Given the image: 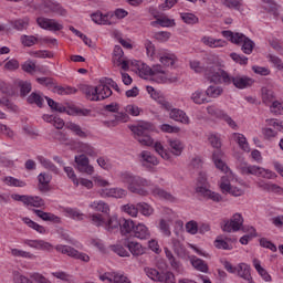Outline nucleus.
Returning a JSON list of instances; mask_svg holds the SVG:
<instances>
[{
  "label": "nucleus",
  "instance_id": "obj_1",
  "mask_svg": "<svg viewBox=\"0 0 283 283\" xmlns=\"http://www.w3.org/2000/svg\"><path fill=\"white\" fill-rule=\"evenodd\" d=\"M118 176L122 182L127 185V189L132 193H138V196H149V192L145 189V187H149V180L145 179V177L134 175L129 171H122Z\"/></svg>",
  "mask_w": 283,
  "mask_h": 283
},
{
  "label": "nucleus",
  "instance_id": "obj_2",
  "mask_svg": "<svg viewBox=\"0 0 283 283\" xmlns=\"http://www.w3.org/2000/svg\"><path fill=\"white\" fill-rule=\"evenodd\" d=\"M212 81L216 84L224 83V85H231L232 83L238 90H247L255 83L253 78L247 75L231 76L224 70L219 71L217 75H212Z\"/></svg>",
  "mask_w": 283,
  "mask_h": 283
},
{
  "label": "nucleus",
  "instance_id": "obj_3",
  "mask_svg": "<svg viewBox=\"0 0 283 283\" xmlns=\"http://www.w3.org/2000/svg\"><path fill=\"white\" fill-rule=\"evenodd\" d=\"M130 130L139 144L145 147H151V145H154V138L149 135L151 133V124L143 123L137 126H132Z\"/></svg>",
  "mask_w": 283,
  "mask_h": 283
},
{
  "label": "nucleus",
  "instance_id": "obj_4",
  "mask_svg": "<svg viewBox=\"0 0 283 283\" xmlns=\"http://www.w3.org/2000/svg\"><path fill=\"white\" fill-rule=\"evenodd\" d=\"M197 193L207 198L208 200H213V202H222V196L218 192H213L209 189V184L207 182V176L199 174L197 179Z\"/></svg>",
  "mask_w": 283,
  "mask_h": 283
},
{
  "label": "nucleus",
  "instance_id": "obj_5",
  "mask_svg": "<svg viewBox=\"0 0 283 283\" xmlns=\"http://www.w3.org/2000/svg\"><path fill=\"white\" fill-rule=\"evenodd\" d=\"M190 67L196 72L197 74L205 73V77L210 81V83H213V76H217V74L222 71V69H219L218 66H214L212 64H206L198 60L190 61Z\"/></svg>",
  "mask_w": 283,
  "mask_h": 283
},
{
  "label": "nucleus",
  "instance_id": "obj_6",
  "mask_svg": "<svg viewBox=\"0 0 283 283\" xmlns=\"http://www.w3.org/2000/svg\"><path fill=\"white\" fill-rule=\"evenodd\" d=\"M75 163L81 174H86V176L94 175V166L90 165V158L85 154L75 156Z\"/></svg>",
  "mask_w": 283,
  "mask_h": 283
},
{
  "label": "nucleus",
  "instance_id": "obj_7",
  "mask_svg": "<svg viewBox=\"0 0 283 283\" xmlns=\"http://www.w3.org/2000/svg\"><path fill=\"white\" fill-rule=\"evenodd\" d=\"M36 23L42 30H49L50 32H61L63 30V24L54 19L38 18Z\"/></svg>",
  "mask_w": 283,
  "mask_h": 283
},
{
  "label": "nucleus",
  "instance_id": "obj_8",
  "mask_svg": "<svg viewBox=\"0 0 283 283\" xmlns=\"http://www.w3.org/2000/svg\"><path fill=\"white\" fill-rule=\"evenodd\" d=\"M243 224H244V218H242V214L235 213L230 219V221H227L222 226V231H226L227 233H231V231H240Z\"/></svg>",
  "mask_w": 283,
  "mask_h": 283
},
{
  "label": "nucleus",
  "instance_id": "obj_9",
  "mask_svg": "<svg viewBox=\"0 0 283 283\" xmlns=\"http://www.w3.org/2000/svg\"><path fill=\"white\" fill-rule=\"evenodd\" d=\"M41 8L46 14H50V12H53V14H59L60 17H65L66 14L65 9H63L59 2H54L52 0L43 1Z\"/></svg>",
  "mask_w": 283,
  "mask_h": 283
},
{
  "label": "nucleus",
  "instance_id": "obj_10",
  "mask_svg": "<svg viewBox=\"0 0 283 283\" xmlns=\"http://www.w3.org/2000/svg\"><path fill=\"white\" fill-rule=\"evenodd\" d=\"M139 163L146 169H151V167H156L159 164L158 158L149 153V150H143L139 154Z\"/></svg>",
  "mask_w": 283,
  "mask_h": 283
},
{
  "label": "nucleus",
  "instance_id": "obj_11",
  "mask_svg": "<svg viewBox=\"0 0 283 283\" xmlns=\"http://www.w3.org/2000/svg\"><path fill=\"white\" fill-rule=\"evenodd\" d=\"M102 198H125L127 190L123 188H104L99 190Z\"/></svg>",
  "mask_w": 283,
  "mask_h": 283
},
{
  "label": "nucleus",
  "instance_id": "obj_12",
  "mask_svg": "<svg viewBox=\"0 0 283 283\" xmlns=\"http://www.w3.org/2000/svg\"><path fill=\"white\" fill-rule=\"evenodd\" d=\"M134 238H137L138 240H149L151 238V232L149 231V228L145 226L144 223H138L135 226L133 230Z\"/></svg>",
  "mask_w": 283,
  "mask_h": 283
},
{
  "label": "nucleus",
  "instance_id": "obj_13",
  "mask_svg": "<svg viewBox=\"0 0 283 283\" xmlns=\"http://www.w3.org/2000/svg\"><path fill=\"white\" fill-rule=\"evenodd\" d=\"M169 118H171V120H176L177 123H182L184 125H189L190 123L187 113L179 108H172L169 113Z\"/></svg>",
  "mask_w": 283,
  "mask_h": 283
},
{
  "label": "nucleus",
  "instance_id": "obj_14",
  "mask_svg": "<svg viewBox=\"0 0 283 283\" xmlns=\"http://www.w3.org/2000/svg\"><path fill=\"white\" fill-rule=\"evenodd\" d=\"M95 97H93L94 101H105V98H109L112 96V88L109 86H104L103 84H98L95 86Z\"/></svg>",
  "mask_w": 283,
  "mask_h": 283
},
{
  "label": "nucleus",
  "instance_id": "obj_15",
  "mask_svg": "<svg viewBox=\"0 0 283 283\" xmlns=\"http://www.w3.org/2000/svg\"><path fill=\"white\" fill-rule=\"evenodd\" d=\"M125 247L128 248L129 253H132L134 258H140V255H145V248H143V244L136 241H128L125 243Z\"/></svg>",
  "mask_w": 283,
  "mask_h": 283
},
{
  "label": "nucleus",
  "instance_id": "obj_16",
  "mask_svg": "<svg viewBox=\"0 0 283 283\" xmlns=\"http://www.w3.org/2000/svg\"><path fill=\"white\" fill-rule=\"evenodd\" d=\"M238 275L245 280V282L253 283V276H251V266L247 263H240L238 265Z\"/></svg>",
  "mask_w": 283,
  "mask_h": 283
},
{
  "label": "nucleus",
  "instance_id": "obj_17",
  "mask_svg": "<svg viewBox=\"0 0 283 283\" xmlns=\"http://www.w3.org/2000/svg\"><path fill=\"white\" fill-rule=\"evenodd\" d=\"M38 180H39V190L42 192V193H45L48 191H50V182L52 180V175H49L46 172H41L39 176H38Z\"/></svg>",
  "mask_w": 283,
  "mask_h": 283
},
{
  "label": "nucleus",
  "instance_id": "obj_18",
  "mask_svg": "<svg viewBox=\"0 0 283 283\" xmlns=\"http://www.w3.org/2000/svg\"><path fill=\"white\" fill-rule=\"evenodd\" d=\"M168 147L174 156H180L182 149H185V145L178 138L168 139Z\"/></svg>",
  "mask_w": 283,
  "mask_h": 283
},
{
  "label": "nucleus",
  "instance_id": "obj_19",
  "mask_svg": "<svg viewBox=\"0 0 283 283\" xmlns=\"http://www.w3.org/2000/svg\"><path fill=\"white\" fill-rule=\"evenodd\" d=\"M24 244L31 249H41L42 251H50L52 249V244L43 240H25Z\"/></svg>",
  "mask_w": 283,
  "mask_h": 283
},
{
  "label": "nucleus",
  "instance_id": "obj_20",
  "mask_svg": "<svg viewBox=\"0 0 283 283\" xmlns=\"http://www.w3.org/2000/svg\"><path fill=\"white\" fill-rule=\"evenodd\" d=\"M153 76L157 83H165L167 82V73L163 70V66L159 64L153 65Z\"/></svg>",
  "mask_w": 283,
  "mask_h": 283
},
{
  "label": "nucleus",
  "instance_id": "obj_21",
  "mask_svg": "<svg viewBox=\"0 0 283 283\" xmlns=\"http://www.w3.org/2000/svg\"><path fill=\"white\" fill-rule=\"evenodd\" d=\"M91 19L97 25H112V21H109V14H103L99 11L93 13Z\"/></svg>",
  "mask_w": 283,
  "mask_h": 283
},
{
  "label": "nucleus",
  "instance_id": "obj_22",
  "mask_svg": "<svg viewBox=\"0 0 283 283\" xmlns=\"http://www.w3.org/2000/svg\"><path fill=\"white\" fill-rule=\"evenodd\" d=\"M0 92L1 94H4L6 96H10L11 98L13 96H17V87H14V85L3 81V80H0Z\"/></svg>",
  "mask_w": 283,
  "mask_h": 283
},
{
  "label": "nucleus",
  "instance_id": "obj_23",
  "mask_svg": "<svg viewBox=\"0 0 283 283\" xmlns=\"http://www.w3.org/2000/svg\"><path fill=\"white\" fill-rule=\"evenodd\" d=\"M239 169L242 176H258L260 166H253L247 163H242L240 164Z\"/></svg>",
  "mask_w": 283,
  "mask_h": 283
},
{
  "label": "nucleus",
  "instance_id": "obj_24",
  "mask_svg": "<svg viewBox=\"0 0 283 283\" xmlns=\"http://www.w3.org/2000/svg\"><path fill=\"white\" fill-rule=\"evenodd\" d=\"M153 196L157 198H161L163 200H168L169 202H176V197L170 192L165 191L163 188L155 187L151 189Z\"/></svg>",
  "mask_w": 283,
  "mask_h": 283
},
{
  "label": "nucleus",
  "instance_id": "obj_25",
  "mask_svg": "<svg viewBox=\"0 0 283 283\" xmlns=\"http://www.w3.org/2000/svg\"><path fill=\"white\" fill-rule=\"evenodd\" d=\"M119 228L123 235H127L129 233H134V229H136V223H134L130 219H123L119 223Z\"/></svg>",
  "mask_w": 283,
  "mask_h": 283
},
{
  "label": "nucleus",
  "instance_id": "obj_26",
  "mask_svg": "<svg viewBox=\"0 0 283 283\" xmlns=\"http://www.w3.org/2000/svg\"><path fill=\"white\" fill-rule=\"evenodd\" d=\"M80 92L85 95V97L88 101H96L93 98H96V86L87 85V84H82L78 86Z\"/></svg>",
  "mask_w": 283,
  "mask_h": 283
},
{
  "label": "nucleus",
  "instance_id": "obj_27",
  "mask_svg": "<svg viewBox=\"0 0 283 283\" xmlns=\"http://www.w3.org/2000/svg\"><path fill=\"white\" fill-rule=\"evenodd\" d=\"M90 209H92L93 211H98L101 213H109V205L105 203V201L103 200H95L92 201L88 205Z\"/></svg>",
  "mask_w": 283,
  "mask_h": 283
},
{
  "label": "nucleus",
  "instance_id": "obj_28",
  "mask_svg": "<svg viewBox=\"0 0 283 283\" xmlns=\"http://www.w3.org/2000/svg\"><path fill=\"white\" fill-rule=\"evenodd\" d=\"M259 189H262L263 191H268L270 193H282V187L271 184V182H265V181H260L258 184Z\"/></svg>",
  "mask_w": 283,
  "mask_h": 283
},
{
  "label": "nucleus",
  "instance_id": "obj_29",
  "mask_svg": "<svg viewBox=\"0 0 283 283\" xmlns=\"http://www.w3.org/2000/svg\"><path fill=\"white\" fill-rule=\"evenodd\" d=\"M190 262L196 271H200L201 273H209V265L207 262H205V260L192 256Z\"/></svg>",
  "mask_w": 283,
  "mask_h": 283
},
{
  "label": "nucleus",
  "instance_id": "obj_30",
  "mask_svg": "<svg viewBox=\"0 0 283 283\" xmlns=\"http://www.w3.org/2000/svg\"><path fill=\"white\" fill-rule=\"evenodd\" d=\"M232 138L234 143H238L239 147L243 151H251V148L249 147V143L247 142V137L240 133L232 134Z\"/></svg>",
  "mask_w": 283,
  "mask_h": 283
},
{
  "label": "nucleus",
  "instance_id": "obj_31",
  "mask_svg": "<svg viewBox=\"0 0 283 283\" xmlns=\"http://www.w3.org/2000/svg\"><path fill=\"white\" fill-rule=\"evenodd\" d=\"M55 250L59 251V253H63V255H69V258H78V251L70 245H56Z\"/></svg>",
  "mask_w": 283,
  "mask_h": 283
},
{
  "label": "nucleus",
  "instance_id": "obj_32",
  "mask_svg": "<svg viewBox=\"0 0 283 283\" xmlns=\"http://www.w3.org/2000/svg\"><path fill=\"white\" fill-rule=\"evenodd\" d=\"M104 227L106 231L109 233L114 231H118L120 229V221H118L117 217H108L107 221H105Z\"/></svg>",
  "mask_w": 283,
  "mask_h": 283
},
{
  "label": "nucleus",
  "instance_id": "obj_33",
  "mask_svg": "<svg viewBox=\"0 0 283 283\" xmlns=\"http://www.w3.org/2000/svg\"><path fill=\"white\" fill-rule=\"evenodd\" d=\"M191 101L196 103V105H205V103H209L207 98V93L198 90L191 94Z\"/></svg>",
  "mask_w": 283,
  "mask_h": 283
},
{
  "label": "nucleus",
  "instance_id": "obj_34",
  "mask_svg": "<svg viewBox=\"0 0 283 283\" xmlns=\"http://www.w3.org/2000/svg\"><path fill=\"white\" fill-rule=\"evenodd\" d=\"M242 36L243 39H241L239 45L240 43H243L241 48L242 52H244V54H251L255 48V43L251 39L247 38V35L242 34Z\"/></svg>",
  "mask_w": 283,
  "mask_h": 283
},
{
  "label": "nucleus",
  "instance_id": "obj_35",
  "mask_svg": "<svg viewBox=\"0 0 283 283\" xmlns=\"http://www.w3.org/2000/svg\"><path fill=\"white\" fill-rule=\"evenodd\" d=\"M11 25L14 30L22 32V30H28L30 27V18L25 17L22 19H18L11 22Z\"/></svg>",
  "mask_w": 283,
  "mask_h": 283
},
{
  "label": "nucleus",
  "instance_id": "obj_36",
  "mask_svg": "<svg viewBox=\"0 0 283 283\" xmlns=\"http://www.w3.org/2000/svg\"><path fill=\"white\" fill-rule=\"evenodd\" d=\"M33 212L38 218H41V220H44V222H59L60 218L50 213V212H44L42 210H36L33 209Z\"/></svg>",
  "mask_w": 283,
  "mask_h": 283
},
{
  "label": "nucleus",
  "instance_id": "obj_37",
  "mask_svg": "<svg viewBox=\"0 0 283 283\" xmlns=\"http://www.w3.org/2000/svg\"><path fill=\"white\" fill-rule=\"evenodd\" d=\"M27 103H29V105H36L38 107H43L44 99L41 94L33 92L27 97Z\"/></svg>",
  "mask_w": 283,
  "mask_h": 283
},
{
  "label": "nucleus",
  "instance_id": "obj_38",
  "mask_svg": "<svg viewBox=\"0 0 283 283\" xmlns=\"http://www.w3.org/2000/svg\"><path fill=\"white\" fill-rule=\"evenodd\" d=\"M18 87L20 88L21 98H25L32 92V83L28 81H18Z\"/></svg>",
  "mask_w": 283,
  "mask_h": 283
},
{
  "label": "nucleus",
  "instance_id": "obj_39",
  "mask_svg": "<svg viewBox=\"0 0 283 283\" xmlns=\"http://www.w3.org/2000/svg\"><path fill=\"white\" fill-rule=\"evenodd\" d=\"M202 43L209 48H224L227 42L223 40H216L213 38L205 36L202 38Z\"/></svg>",
  "mask_w": 283,
  "mask_h": 283
},
{
  "label": "nucleus",
  "instance_id": "obj_40",
  "mask_svg": "<svg viewBox=\"0 0 283 283\" xmlns=\"http://www.w3.org/2000/svg\"><path fill=\"white\" fill-rule=\"evenodd\" d=\"M222 36L231 41V43H235V45H240L243 39L242 33H233L232 31H222Z\"/></svg>",
  "mask_w": 283,
  "mask_h": 283
},
{
  "label": "nucleus",
  "instance_id": "obj_41",
  "mask_svg": "<svg viewBox=\"0 0 283 283\" xmlns=\"http://www.w3.org/2000/svg\"><path fill=\"white\" fill-rule=\"evenodd\" d=\"M253 265L254 269L258 271L259 275L265 281V282H271V274L262 265L260 264V260L254 259L253 260Z\"/></svg>",
  "mask_w": 283,
  "mask_h": 283
},
{
  "label": "nucleus",
  "instance_id": "obj_42",
  "mask_svg": "<svg viewBox=\"0 0 283 283\" xmlns=\"http://www.w3.org/2000/svg\"><path fill=\"white\" fill-rule=\"evenodd\" d=\"M78 149L82 154H86V156L96 157L98 153H96V148L90 144L81 143L78 145Z\"/></svg>",
  "mask_w": 283,
  "mask_h": 283
},
{
  "label": "nucleus",
  "instance_id": "obj_43",
  "mask_svg": "<svg viewBox=\"0 0 283 283\" xmlns=\"http://www.w3.org/2000/svg\"><path fill=\"white\" fill-rule=\"evenodd\" d=\"M261 94L262 101L265 105H271V103H273V101L275 99V93H273V91L268 87H263L261 90Z\"/></svg>",
  "mask_w": 283,
  "mask_h": 283
},
{
  "label": "nucleus",
  "instance_id": "obj_44",
  "mask_svg": "<svg viewBox=\"0 0 283 283\" xmlns=\"http://www.w3.org/2000/svg\"><path fill=\"white\" fill-rule=\"evenodd\" d=\"M49 107H51V109L53 112H59L60 114H67V108L65 106H63V104L55 102L54 99L50 98V97H45Z\"/></svg>",
  "mask_w": 283,
  "mask_h": 283
},
{
  "label": "nucleus",
  "instance_id": "obj_45",
  "mask_svg": "<svg viewBox=\"0 0 283 283\" xmlns=\"http://www.w3.org/2000/svg\"><path fill=\"white\" fill-rule=\"evenodd\" d=\"M212 160H213L217 169H220L221 171H224V172L229 171V167H227V164H224V161H222V159H220V150H217L216 153H213Z\"/></svg>",
  "mask_w": 283,
  "mask_h": 283
},
{
  "label": "nucleus",
  "instance_id": "obj_46",
  "mask_svg": "<svg viewBox=\"0 0 283 283\" xmlns=\"http://www.w3.org/2000/svg\"><path fill=\"white\" fill-rule=\"evenodd\" d=\"M88 219L94 227H105V217L101 213H92L88 216Z\"/></svg>",
  "mask_w": 283,
  "mask_h": 283
},
{
  "label": "nucleus",
  "instance_id": "obj_47",
  "mask_svg": "<svg viewBox=\"0 0 283 283\" xmlns=\"http://www.w3.org/2000/svg\"><path fill=\"white\" fill-rule=\"evenodd\" d=\"M172 249H174V252L177 255H179V258H184V255H186L187 253V249H185V245L178 239H172Z\"/></svg>",
  "mask_w": 283,
  "mask_h": 283
},
{
  "label": "nucleus",
  "instance_id": "obj_48",
  "mask_svg": "<svg viewBox=\"0 0 283 283\" xmlns=\"http://www.w3.org/2000/svg\"><path fill=\"white\" fill-rule=\"evenodd\" d=\"M160 25L161 28H174L176 25V20L169 18H157L156 21L151 22V25Z\"/></svg>",
  "mask_w": 283,
  "mask_h": 283
},
{
  "label": "nucleus",
  "instance_id": "obj_49",
  "mask_svg": "<svg viewBox=\"0 0 283 283\" xmlns=\"http://www.w3.org/2000/svg\"><path fill=\"white\" fill-rule=\"evenodd\" d=\"M27 207H45V201L41 197H27Z\"/></svg>",
  "mask_w": 283,
  "mask_h": 283
},
{
  "label": "nucleus",
  "instance_id": "obj_50",
  "mask_svg": "<svg viewBox=\"0 0 283 283\" xmlns=\"http://www.w3.org/2000/svg\"><path fill=\"white\" fill-rule=\"evenodd\" d=\"M0 107H7L9 112H19V106L6 96L0 98Z\"/></svg>",
  "mask_w": 283,
  "mask_h": 283
},
{
  "label": "nucleus",
  "instance_id": "obj_51",
  "mask_svg": "<svg viewBox=\"0 0 283 283\" xmlns=\"http://www.w3.org/2000/svg\"><path fill=\"white\" fill-rule=\"evenodd\" d=\"M22 220H23L24 224H28L30 227V229H33L38 233H45V228L43 226L32 221V219L25 217Z\"/></svg>",
  "mask_w": 283,
  "mask_h": 283
},
{
  "label": "nucleus",
  "instance_id": "obj_52",
  "mask_svg": "<svg viewBox=\"0 0 283 283\" xmlns=\"http://www.w3.org/2000/svg\"><path fill=\"white\" fill-rule=\"evenodd\" d=\"M69 116H90L92 114V111L87 108H78V107H72L67 109Z\"/></svg>",
  "mask_w": 283,
  "mask_h": 283
},
{
  "label": "nucleus",
  "instance_id": "obj_53",
  "mask_svg": "<svg viewBox=\"0 0 283 283\" xmlns=\"http://www.w3.org/2000/svg\"><path fill=\"white\" fill-rule=\"evenodd\" d=\"M11 255L13 258H25L28 260L34 259V254H32L31 252H28V251L20 250V249H11Z\"/></svg>",
  "mask_w": 283,
  "mask_h": 283
},
{
  "label": "nucleus",
  "instance_id": "obj_54",
  "mask_svg": "<svg viewBox=\"0 0 283 283\" xmlns=\"http://www.w3.org/2000/svg\"><path fill=\"white\" fill-rule=\"evenodd\" d=\"M55 94H60V96H65V94H76L77 90L72 87H62V86H54L52 87Z\"/></svg>",
  "mask_w": 283,
  "mask_h": 283
},
{
  "label": "nucleus",
  "instance_id": "obj_55",
  "mask_svg": "<svg viewBox=\"0 0 283 283\" xmlns=\"http://www.w3.org/2000/svg\"><path fill=\"white\" fill-rule=\"evenodd\" d=\"M140 211L143 216L149 217L154 213V209L146 202L137 203V212Z\"/></svg>",
  "mask_w": 283,
  "mask_h": 283
},
{
  "label": "nucleus",
  "instance_id": "obj_56",
  "mask_svg": "<svg viewBox=\"0 0 283 283\" xmlns=\"http://www.w3.org/2000/svg\"><path fill=\"white\" fill-rule=\"evenodd\" d=\"M222 87L220 86H209L206 91V96H210V98H218V96L222 95Z\"/></svg>",
  "mask_w": 283,
  "mask_h": 283
},
{
  "label": "nucleus",
  "instance_id": "obj_57",
  "mask_svg": "<svg viewBox=\"0 0 283 283\" xmlns=\"http://www.w3.org/2000/svg\"><path fill=\"white\" fill-rule=\"evenodd\" d=\"M38 41H39V38H36L34 35H22L21 36V43L25 48H32V45H35Z\"/></svg>",
  "mask_w": 283,
  "mask_h": 283
},
{
  "label": "nucleus",
  "instance_id": "obj_58",
  "mask_svg": "<svg viewBox=\"0 0 283 283\" xmlns=\"http://www.w3.org/2000/svg\"><path fill=\"white\" fill-rule=\"evenodd\" d=\"M111 251L119 255V258H129V252L120 244L111 245Z\"/></svg>",
  "mask_w": 283,
  "mask_h": 283
},
{
  "label": "nucleus",
  "instance_id": "obj_59",
  "mask_svg": "<svg viewBox=\"0 0 283 283\" xmlns=\"http://www.w3.org/2000/svg\"><path fill=\"white\" fill-rule=\"evenodd\" d=\"M39 160L44 169H49V171H53V174H59V169L50 161V159H45V157H39Z\"/></svg>",
  "mask_w": 283,
  "mask_h": 283
},
{
  "label": "nucleus",
  "instance_id": "obj_60",
  "mask_svg": "<svg viewBox=\"0 0 283 283\" xmlns=\"http://www.w3.org/2000/svg\"><path fill=\"white\" fill-rule=\"evenodd\" d=\"M231 184L229 182V177L223 176L220 181V189L222 193H231Z\"/></svg>",
  "mask_w": 283,
  "mask_h": 283
},
{
  "label": "nucleus",
  "instance_id": "obj_61",
  "mask_svg": "<svg viewBox=\"0 0 283 283\" xmlns=\"http://www.w3.org/2000/svg\"><path fill=\"white\" fill-rule=\"evenodd\" d=\"M222 6L229 8L230 10H240V0H221Z\"/></svg>",
  "mask_w": 283,
  "mask_h": 283
},
{
  "label": "nucleus",
  "instance_id": "obj_62",
  "mask_svg": "<svg viewBox=\"0 0 283 283\" xmlns=\"http://www.w3.org/2000/svg\"><path fill=\"white\" fill-rule=\"evenodd\" d=\"M181 19L189 25H193V24L198 23V17H196L192 13H181Z\"/></svg>",
  "mask_w": 283,
  "mask_h": 283
},
{
  "label": "nucleus",
  "instance_id": "obj_63",
  "mask_svg": "<svg viewBox=\"0 0 283 283\" xmlns=\"http://www.w3.org/2000/svg\"><path fill=\"white\" fill-rule=\"evenodd\" d=\"M31 280H34L36 283H52V281H50V279L45 277L43 274L41 273H31L30 274Z\"/></svg>",
  "mask_w": 283,
  "mask_h": 283
},
{
  "label": "nucleus",
  "instance_id": "obj_64",
  "mask_svg": "<svg viewBox=\"0 0 283 283\" xmlns=\"http://www.w3.org/2000/svg\"><path fill=\"white\" fill-rule=\"evenodd\" d=\"M159 282L176 283V276L171 272L161 273V276H159Z\"/></svg>",
  "mask_w": 283,
  "mask_h": 283
}]
</instances>
